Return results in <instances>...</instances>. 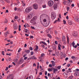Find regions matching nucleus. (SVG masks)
I'll return each instance as SVG.
<instances>
[{"mask_svg":"<svg viewBox=\"0 0 79 79\" xmlns=\"http://www.w3.org/2000/svg\"><path fill=\"white\" fill-rule=\"evenodd\" d=\"M48 23L47 22H44V23H41L44 26H45V27H47V26H48L49 23L50 22V18H48V20H47Z\"/></svg>","mask_w":79,"mask_h":79,"instance_id":"nucleus-1","label":"nucleus"},{"mask_svg":"<svg viewBox=\"0 0 79 79\" xmlns=\"http://www.w3.org/2000/svg\"><path fill=\"white\" fill-rule=\"evenodd\" d=\"M48 5L49 6H52L53 5L54 2H53V1L52 0L49 1L48 2Z\"/></svg>","mask_w":79,"mask_h":79,"instance_id":"nucleus-2","label":"nucleus"},{"mask_svg":"<svg viewBox=\"0 0 79 79\" xmlns=\"http://www.w3.org/2000/svg\"><path fill=\"white\" fill-rule=\"evenodd\" d=\"M32 10V8L31 7H27L26 9H25V11L26 12V13H29L30 11H31V10Z\"/></svg>","mask_w":79,"mask_h":79,"instance_id":"nucleus-3","label":"nucleus"},{"mask_svg":"<svg viewBox=\"0 0 79 79\" xmlns=\"http://www.w3.org/2000/svg\"><path fill=\"white\" fill-rule=\"evenodd\" d=\"M51 18L52 19H55L56 18V15L54 13H52L51 14Z\"/></svg>","mask_w":79,"mask_h":79,"instance_id":"nucleus-4","label":"nucleus"},{"mask_svg":"<svg viewBox=\"0 0 79 79\" xmlns=\"http://www.w3.org/2000/svg\"><path fill=\"white\" fill-rule=\"evenodd\" d=\"M58 8V4L56 3H54L53 5V8L54 10L57 9Z\"/></svg>","mask_w":79,"mask_h":79,"instance_id":"nucleus-5","label":"nucleus"},{"mask_svg":"<svg viewBox=\"0 0 79 79\" xmlns=\"http://www.w3.org/2000/svg\"><path fill=\"white\" fill-rule=\"evenodd\" d=\"M23 62H24V60H23V59H20L19 61L18 64H22Z\"/></svg>","mask_w":79,"mask_h":79,"instance_id":"nucleus-6","label":"nucleus"},{"mask_svg":"<svg viewBox=\"0 0 79 79\" xmlns=\"http://www.w3.org/2000/svg\"><path fill=\"white\" fill-rule=\"evenodd\" d=\"M34 9L35 10H37L38 9V6L36 4H34L33 5Z\"/></svg>","mask_w":79,"mask_h":79,"instance_id":"nucleus-7","label":"nucleus"},{"mask_svg":"<svg viewBox=\"0 0 79 79\" xmlns=\"http://www.w3.org/2000/svg\"><path fill=\"white\" fill-rule=\"evenodd\" d=\"M14 29H18V26H17L16 24H14L13 25Z\"/></svg>","mask_w":79,"mask_h":79,"instance_id":"nucleus-8","label":"nucleus"},{"mask_svg":"<svg viewBox=\"0 0 79 79\" xmlns=\"http://www.w3.org/2000/svg\"><path fill=\"white\" fill-rule=\"evenodd\" d=\"M58 71V69H55V68H53V73L55 74L56 72H57Z\"/></svg>","mask_w":79,"mask_h":79,"instance_id":"nucleus-9","label":"nucleus"},{"mask_svg":"<svg viewBox=\"0 0 79 79\" xmlns=\"http://www.w3.org/2000/svg\"><path fill=\"white\" fill-rule=\"evenodd\" d=\"M74 75H76V76H79V72H76L74 73Z\"/></svg>","mask_w":79,"mask_h":79,"instance_id":"nucleus-10","label":"nucleus"},{"mask_svg":"<svg viewBox=\"0 0 79 79\" xmlns=\"http://www.w3.org/2000/svg\"><path fill=\"white\" fill-rule=\"evenodd\" d=\"M66 40V38L64 36H63L62 37V42H63Z\"/></svg>","mask_w":79,"mask_h":79,"instance_id":"nucleus-11","label":"nucleus"},{"mask_svg":"<svg viewBox=\"0 0 79 79\" xmlns=\"http://www.w3.org/2000/svg\"><path fill=\"white\" fill-rule=\"evenodd\" d=\"M21 2H22V4L23 6H26V4L25 3V1H24L22 0L21 1Z\"/></svg>","mask_w":79,"mask_h":79,"instance_id":"nucleus-12","label":"nucleus"},{"mask_svg":"<svg viewBox=\"0 0 79 79\" xmlns=\"http://www.w3.org/2000/svg\"><path fill=\"white\" fill-rule=\"evenodd\" d=\"M25 52L27 53V54H29V53H30V50H25Z\"/></svg>","mask_w":79,"mask_h":79,"instance_id":"nucleus-13","label":"nucleus"},{"mask_svg":"<svg viewBox=\"0 0 79 79\" xmlns=\"http://www.w3.org/2000/svg\"><path fill=\"white\" fill-rule=\"evenodd\" d=\"M68 23L69 25H72L73 24L72 22H71V21L70 20H68Z\"/></svg>","mask_w":79,"mask_h":79,"instance_id":"nucleus-14","label":"nucleus"},{"mask_svg":"<svg viewBox=\"0 0 79 79\" xmlns=\"http://www.w3.org/2000/svg\"><path fill=\"white\" fill-rule=\"evenodd\" d=\"M31 60H36L37 58L35 57L34 56H33L31 57Z\"/></svg>","mask_w":79,"mask_h":79,"instance_id":"nucleus-15","label":"nucleus"},{"mask_svg":"<svg viewBox=\"0 0 79 79\" xmlns=\"http://www.w3.org/2000/svg\"><path fill=\"white\" fill-rule=\"evenodd\" d=\"M51 62L52 63V66H55V62L54 61H52Z\"/></svg>","mask_w":79,"mask_h":79,"instance_id":"nucleus-16","label":"nucleus"},{"mask_svg":"<svg viewBox=\"0 0 79 79\" xmlns=\"http://www.w3.org/2000/svg\"><path fill=\"white\" fill-rule=\"evenodd\" d=\"M37 17L35 16L32 18V19L33 20V21H36L37 20Z\"/></svg>","mask_w":79,"mask_h":79,"instance_id":"nucleus-17","label":"nucleus"},{"mask_svg":"<svg viewBox=\"0 0 79 79\" xmlns=\"http://www.w3.org/2000/svg\"><path fill=\"white\" fill-rule=\"evenodd\" d=\"M40 44H41V43H42V44H43L44 45H47V44L45 42H44V41H40Z\"/></svg>","mask_w":79,"mask_h":79,"instance_id":"nucleus-18","label":"nucleus"},{"mask_svg":"<svg viewBox=\"0 0 79 79\" xmlns=\"http://www.w3.org/2000/svg\"><path fill=\"white\" fill-rule=\"evenodd\" d=\"M38 48L39 47H38L37 46H36L35 49H34V50L36 51V52H37V50H38Z\"/></svg>","mask_w":79,"mask_h":79,"instance_id":"nucleus-19","label":"nucleus"},{"mask_svg":"<svg viewBox=\"0 0 79 79\" xmlns=\"http://www.w3.org/2000/svg\"><path fill=\"white\" fill-rule=\"evenodd\" d=\"M24 30H25L24 32H25V33H27V32H29V30L26 29V28H24Z\"/></svg>","mask_w":79,"mask_h":79,"instance_id":"nucleus-20","label":"nucleus"},{"mask_svg":"<svg viewBox=\"0 0 79 79\" xmlns=\"http://www.w3.org/2000/svg\"><path fill=\"white\" fill-rule=\"evenodd\" d=\"M75 20L77 22H79V18H75Z\"/></svg>","mask_w":79,"mask_h":79,"instance_id":"nucleus-21","label":"nucleus"},{"mask_svg":"<svg viewBox=\"0 0 79 79\" xmlns=\"http://www.w3.org/2000/svg\"><path fill=\"white\" fill-rule=\"evenodd\" d=\"M67 42L68 44H69V37H68V36H67Z\"/></svg>","mask_w":79,"mask_h":79,"instance_id":"nucleus-22","label":"nucleus"},{"mask_svg":"<svg viewBox=\"0 0 79 79\" xmlns=\"http://www.w3.org/2000/svg\"><path fill=\"white\" fill-rule=\"evenodd\" d=\"M73 77H74V76H73V75H71L69 77V78L70 79H73Z\"/></svg>","mask_w":79,"mask_h":79,"instance_id":"nucleus-23","label":"nucleus"},{"mask_svg":"<svg viewBox=\"0 0 79 79\" xmlns=\"http://www.w3.org/2000/svg\"><path fill=\"white\" fill-rule=\"evenodd\" d=\"M48 36L49 37V38H50V39L52 38V36H51V35H50V34H48Z\"/></svg>","mask_w":79,"mask_h":79,"instance_id":"nucleus-24","label":"nucleus"},{"mask_svg":"<svg viewBox=\"0 0 79 79\" xmlns=\"http://www.w3.org/2000/svg\"><path fill=\"white\" fill-rule=\"evenodd\" d=\"M67 3V2L66 1L64 0L63 2V3L64 4V5H66Z\"/></svg>","mask_w":79,"mask_h":79,"instance_id":"nucleus-25","label":"nucleus"},{"mask_svg":"<svg viewBox=\"0 0 79 79\" xmlns=\"http://www.w3.org/2000/svg\"><path fill=\"white\" fill-rule=\"evenodd\" d=\"M72 45L73 47H74V45H75V43H74V41L72 43Z\"/></svg>","mask_w":79,"mask_h":79,"instance_id":"nucleus-26","label":"nucleus"},{"mask_svg":"<svg viewBox=\"0 0 79 79\" xmlns=\"http://www.w3.org/2000/svg\"><path fill=\"white\" fill-rule=\"evenodd\" d=\"M42 7L43 8H46V5L44 4V5H43Z\"/></svg>","mask_w":79,"mask_h":79,"instance_id":"nucleus-27","label":"nucleus"},{"mask_svg":"<svg viewBox=\"0 0 79 79\" xmlns=\"http://www.w3.org/2000/svg\"><path fill=\"white\" fill-rule=\"evenodd\" d=\"M63 22L64 23V24H66V20H63Z\"/></svg>","mask_w":79,"mask_h":79,"instance_id":"nucleus-28","label":"nucleus"},{"mask_svg":"<svg viewBox=\"0 0 79 79\" xmlns=\"http://www.w3.org/2000/svg\"><path fill=\"white\" fill-rule=\"evenodd\" d=\"M43 22L44 23H46V22H47V19H43Z\"/></svg>","mask_w":79,"mask_h":79,"instance_id":"nucleus-29","label":"nucleus"},{"mask_svg":"<svg viewBox=\"0 0 79 79\" xmlns=\"http://www.w3.org/2000/svg\"><path fill=\"white\" fill-rule=\"evenodd\" d=\"M61 66H58L57 68L59 69H61Z\"/></svg>","mask_w":79,"mask_h":79,"instance_id":"nucleus-30","label":"nucleus"},{"mask_svg":"<svg viewBox=\"0 0 79 79\" xmlns=\"http://www.w3.org/2000/svg\"><path fill=\"white\" fill-rule=\"evenodd\" d=\"M29 49L30 50H33V48H32V47H30L29 48Z\"/></svg>","mask_w":79,"mask_h":79,"instance_id":"nucleus-31","label":"nucleus"},{"mask_svg":"<svg viewBox=\"0 0 79 79\" xmlns=\"http://www.w3.org/2000/svg\"><path fill=\"white\" fill-rule=\"evenodd\" d=\"M30 53L31 54V55H33L34 54V52L33 51H31Z\"/></svg>","mask_w":79,"mask_h":79,"instance_id":"nucleus-32","label":"nucleus"},{"mask_svg":"<svg viewBox=\"0 0 79 79\" xmlns=\"http://www.w3.org/2000/svg\"><path fill=\"white\" fill-rule=\"evenodd\" d=\"M6 21H5V23H8V20H7V19H5Z\"/></svg>","mask_w":79,"mask_h":79,"instance_id":"nucleus-33","label":"nucleus"},{"mask_svg":"<svg viewBox=\"0 0 79 79\" xmlns=\"http://www.w3.org/2000/svg\"><path fill=\"white\" fill-rule=\"evenodd\" d=\"M5 1H6V2H7V3H10V1L8 0H5Z\"/></svg>","mask_w":79,"mask_h":79,"instance_id":"nucleus-34","label":"nucleus"},{"mask_svg":"<svg viewBox=\"0 0 79 79\" xmlns=\"http://www.w3.org/2000/svg\"><path fill=\"white\" fill-rule=\"evenodd\" d=\"M63 42L64 44H66V40H65V41H64Z\"/></svg>","mask_w":79,"mask_h":79,"instance_id":"nucleus-35","label":"nucleus"},{"mask_svg":"<svg viewBox=\"0 0 79 79\" xmlns=\"http://www.w3.org/2000/svg\"><path fill=\"white\" fill-rule=\"evenodd\" d=\"M67 11H69V7H67Z\"/></svg>","mask_w":79,"mask_h":79,"instance_id":"nucleus-36","label":"nucleus"},{"mask_svg":"<svg viewBox=\"0 0 79 79\" xmlns=\"http://www.w3.org/2000/svg\"><path fill=\"white\" fill-rule=\"evenodd\" d=\"M71 58L72 59H74V58H76V57L75 56H72L71 57Z\"/></svg>","mask_w":79,"mask_h":79,"instance_id":"nucleus-37","label":"nucleus"},{"mask_svg":"<svg viewBox=\"0 0 79 79\" xmlns=\"http://www.w3.org/2000/svg\"><path fill=\"white\" fill-rule=\"evenodd\" d=\"M21 48H19L18 51V53H19V52H21Z\"/></svg>","mask_w":79,"mask_h":79,"instance_id":"nucleus-38","label":"nucleus"},{"mask_svg":"<svg viewBox=\"0 0 79 79\" xmlns=\"http://www.w3.org/2000/svg\"><path fill=\"white\" fill-rule=\"evenodd\" d=\"M31 29H35L34 27L31 26Z\"/></svg>","mask_w":79,"mask_h":79,"instance_id":"nucleus-39","label":"nucleus"},{"mask_svg":"<svg viewBox=\"0 0 79 79\" xmlns=\"http://www.w3.org/2000/svg\"><path fill=\"white\" fill-rule=\"evenodd\" d=\"M19 31H21V26L19 25Z\"/></svg>","mask_w":79,"mask_h":79,"instance_id":"nucleus-40","label":"nucleus"},{"mask_svg":"<svg viewBox=\"0 0 79 79\" xmlns=\"http://www.w3.org/2000/svg\"><path fill=\"white\" fill-rule=\"evenodd\" d=\"M8 67H6L5 69V71H8Z\"/></svg>","mask_w":79,"mask_h":79,"instance_id":"nucleus-41","label":"nucleus"},{"mask_svg":"<svg viewBox=\"0 0 79 79\" xmlns=\"http://www.w3.org/2000/svg\"><path fill=\"white\" fill-rule=\"evenodd\" d=\"M55 44H56V45H57L58 44V42L57 41H55Z\"/></svg>","mask_w":79,"mask_h":79,"instance_id":"nucleus-42","label":"nucleus"},{"mask_svg":"<svg viewBox=\"0 0 79 79\" xmlns=\"http://www.w3.org/2000/svg\"><path fill=\"white\" fill-rule=\"evenodd\" d=\"M44 55H45V54H44V53H42L41 55V56L42 57H43V56H44Z\"/></svg>","mask_w":79,"mask_h":79,"instance_id":"nucleus-43","label":"nucleus"},{"mask_svg":"<svg viewBox=\"0 0 79 79\" xmlns=\"http://www.w3.org/2000/svg\"><path fill=\"white\" fill-rule=\"evenodd\" d=\"M58 49L59 50H61V48L60 47V46H58Z\"/></svg>","mask_w":79,"mask_h":79,"instance_id":"nucleus-44","label":"nucleus"},{"mask_svg":"<svg viewBox=\"0 0 79 79\" xmlns=\"http://www.w3.org/2000/svg\"><path fill=\"white\" fill-rule=\"evenodd\" d=\"M53 50H56V46H55L53 47Z\"/></svg>","mask_w":79,"mask_h":79,"instance_id":"nucleus-45","label":"nucleus"},{"mask_svg":"<svg viewBox=\"0 0 79 79\" xmlns=\"http://www.w3.org/2000/svg\"><path fill=\"white\" fill-rule=\"evenodd\" d=\"M17 18H18V16H15V19H17Z\"/></svg>","mask_w":79,"mask_h":79,"instance_id":"nucleus-46","label":"nucleus"},{"mask_svg":"<svg viewBox=\"0 0 79 79\" xmlns=\"http://www.w3.org/2000/svg\"><path fill=\"white\" fill-rule=\"evenodd\" d=\"M48 71L50 72L52 71V69H48Z\"/></svg>","mask_w":79,"mask_h":79,"instance_id":"nucleus-47","label":"nucleus"},{"mask_svg":"<svg viewBox=\"0 0 79 79\" xmlns=\"http://www.w3.org/2000/svg\"><path fill=\"white\" fill-rule=\"evenodd\" d=\"M25 65L24 64H23V65L21 66V68H23L24 66Z\"/></svg>","mask_w":79,"mask_h":79,"instance_id":"nucleus-48","label":"nucleus"},{"mask_svg":"<svg viewBox=\"0 0 79 79\" xmlns=\"http://www.w3.org/2000/svg\"><path fill=\"white\" fill-rule=\"evenodd\" d=\"M67 67H69L70 66H71V65H70L69 64H67Z\"/></svg>","mask_w":79,"mask_h":79,"instance_id":"nucleus-49","label":"nucleus"},{"mask_svg":"<svg viewBox=\"0 0 79 79\" xmlns=\"http://www.w3.org/2000/svg\"><path fill=\"white\" fill-rule=\"evenodd\" d=\"M57 21H58V22H60V21H61L60 19V18H58Z\"/></svg>","mask_w":79,"mask_h":79,"instance_id":"nucleus-50","label":"nucleus"},{"mask_svg":"<svg viewBox=\"0 0 79 79\" xmlns=\"http://www.w3.org/2000/svg\"><path fill=\"white\" fill-rule=\"evenodd\" d=\"M65 71H66V73H69V70H66Z\"/></svg>","mask_w":79,"mask_h":79,"instance_id":"nucleus-51","label":"nucleus"},{"mask_svg":"<svg viewBox=\"0 0 79 79\" xmlns=\"http://www.w3.org/2000/svg\"><path fill=\"white\" fill-rule=\"evenodd\" d=\"M52 64H49V67H52Z\"/></svg>","mask_w":79,"mask_h":79,"instance_id":"nucleus-52","label":"nucleus"},{"mask_svg":"<svg viewBox=\"0 0 79 79\" xmlns=\"http://www.w3.org/2000/svg\"><path fill=\"white\" fill-rule=\"evenodd\" d=\"M1 2H2V3H4V1L1 0L0 1Z\"/></svg>","mask_w":79,"mask_h":79,"instance_id":"nucleus-53","label":"nucleus"},{"mask_svg":"<svg viewBox=\"0 0 79 79\" xmlns=\"http://www.w3.org/2000/svg\"><path fill=\"white\" fill-rule=\"evenodd\" d=\"M55 34H58V32H57V31H55Z\"/></svg>","mask_w":79,"mask_h":79,"instance_id":"nucleus-54","label":"nucleus"},{"mask_svg":"<svg viewBox=\"0 0 79 79\" xmlns=\"http://www.w3.org/2000/svg\"><path fill=\"white\" fill-rule=\"evenodd\" d=\"M7 50L8 51H11V52H13V50H11L10 49H8Z\"/></svg>","mask_w":79,"mask_h":79,"instance_id":"nucleus-55","label":"nucleus"},{"mask_svg":"<svg viewBox=\"0 0 79 79\" xmlns=\"http://www.w3.org/2000/svg\"><path fill=\"white\" fill-rule=\"evenodd\" d=\"M58 54H60V53H59V52L58 51L56 52V54L57 55H58Z\"/></svg>","mask_w":79,"mask_h":79,"instance_id":"nucleus-56","label":"nucleus"},{"mask_svg":"<svg viewBox=\"0 0 79 79\" xmlns=\"http://www.w3.org/2000/svg\"><path fill=\"white\" fill-rule=\"evenodd\" d=\"M2 55H4V51H2Z\"/></svg>","mask_w":79,"mask_h":79,"instance_id":"nucleus-57","label":"nucleus"},{"mask_svg":"<svg viewBox=\"0 0 79 79\" xmlns=\"http://www.w3.org/2000/svg\"><path fill=\"white\" fill-rule=\"evenodd\" d=\"M26 26L27 27H29V25H28V24L27 23H26Z\"/></svg>","mask_w":79,"mask_h":79,"instance_id":"nucleus-58","label":"nucleus"},{"mask_svg":"<svg viewBox=\"0 0 79 79\" xmlns=\"http://www.w3.org/2000/svg\"><path fill=\"white\" fill-rule=\"evenodd\" d=\"M68 60V57H66L65 59V61H67Z\"/></svg>","mask_w":79,"mask_h":79,"instance_id":"nucleus-59","label":"nucleus"},{"mask_svg":"<svg viewBox=\"0 0 79 79\" xmlns=\"http://www.w3.org/2000/svg\"><path fill=\"white\" fill-rule=\"evenodd\" d=\"M41 47H42L43 48H45V45H42Z\"/></svg>","mask_w":79,"mask_h":79,"instance_id":"nucleus-60","label":"nucleus"},{"mask_svg":"<svg viewBox=\"0 0 79 79\" xmlns=\"http://www.w3.org/2000/svg\"><path fill=\"white\" fill-rule=\"evenodd\" d=\"M47 71H45V75H47Z\"/></svg>","mask_w":79,"mask_h":79,"instance_id":"nucleus-61","label":"nucleus"},{"mask_svg":"<svg viewBox=\"0 0 79 79\" xmlns=\"http://www.w3.org/2000/svg\"><path fill=\"white\" fill-rule=\"evenodd\" d=\"M27 47V44H25L24 46V47L26 48Z\"/></svg>","mask_w":79,"mask_h":79,"instance_id":"nucleus-62","label":"nucleus"},{"mask_svg":"<svg viewBox=\"0 0 79 79\" xmlns=\"http://www.w3.org/2000/svg\"><path fill=\"white\" fill-rule=\"evenodd\" d=\"M33 66H36V64L35 63H34L33 64Z\"/></svg>","mask_w":79,"mask_h":79,"instance_id":"nucleus-63","label":"nucleus"},{"mask_svg":"<svg viewBox=\"0 0 79 79\" xmlns=\"http://www.w3.org/2000/svg\"><path fill=\"white\" fill-rule=\"evenodd\" d=\"M3 79V77H2V76L1 75H0V79Z\"/></svg>","mask_w":79,"mask_h":79,"instance_id":"nucleus-64","label":"nucleus"}]
</instances>
